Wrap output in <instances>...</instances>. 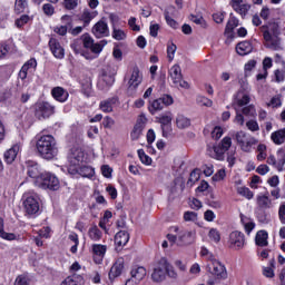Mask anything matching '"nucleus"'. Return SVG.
Here are the masks:
<instances>
[{
    "instance_id": "nucleus-35",
    "label": "nucleus",
    "mask_w": 285,
    "mask_h": 285,
    "mask_svg": "<svg viewBox=\"0 0 285 285\" xmlns=\"http://www.w3.org/2000/svg\"><path fill=\"white\" fill-rule=\"evenodd\" d=\"M255 243L257 246H268V233H266V230L257 232Z\"/></svg>"
},
{
    "instance_id": "nucleus-4",
    "label": "nucleus",
    "mask_w": 285,
    "mask_h": 285,
    "mask_svg": "<svg viewBox=\"0 0 285 285\" xmlns=\"http://www.w3.org/2000/svg\"><path fill=\"white\" fill-rule=\"evenodd\" d=\"M85 154L80 148H72L68 155V173L69 175H77L79 166L83 164Z\"/></svg>"
},
{
    "instance_id": "nucleus-5",
    "label": "nucleus",
    "mask_w": 285,
    "mask_h": 285,
    "mask_svg": "<svg viewBox=\"0 0 285 285\" xmlns=\"http://www.w3.org/2000/svg\"><path fill=\"white\" fill-rule=\"evenodd\" d=\"M168 271V261L166 258H160L159 262H157L154 265L153 272H151V281L155 284H161L166 279V272Z\"/></svg>"
},
{
    "instance_id": "nucleus-11",
    "label": "nucleus",
    "mask_w": 285,
    "mask_h": 285,
    "mask_svg": "<svg viewBox=\"0 0 285 285\" xmlns=\"http://www.w3.org/2000/svg\"><path fill=\"white\" fill-rule=\"evenodd\" d=\"M130 275L131 277L126 281L125 285H139L146 278L147 271L144 266L134 267Z\"/></svg>"
},
{
    "instance_id": "nucleus-12",
    "label": "nucleus",
    "mask_w": 285,
    "mask_h": 285,
    "mask_svg": "<svg viewBox=\"0 0 285 285\" xmlns=\"http://www.w3.org/2000/svg\"><path fill=\"white\" fill-rule=\"evenodd\" d=\"M229 246L234 250H242L244 246H246V237L244 236V233L242 232H232L229 234Z\"/></svg>"
},
{
    "instance_id": "nucleus-30",
    "label": "nucleus",
    "mask_w": 285,
    "mask_h": 285,
    "mask_svg": "<svg viewBox=\"0 0 285 285\" xmlns=\"http://www.w3.org/2000/svg\"><path fill=\"white\" fill-rule=\"evenodd\" d=\"M271 139L275 146H282V144H285V127L272 132Z\"/></svg>"
},
{
    "instance_id": "nucleus-50",
    "label": "nucleus",
    "mask_w": 285,
    "mask_h": 285,
    "mask_svg": "<svg viewBox=\"0 0 285 285\" xmlns=\"http://www.w3.org/2000/svg\"><path fill=\"white\" fill-rule=\"evenodd\" d=\"M200 177L202 171L199 169H194L189 175L188 184H190V186H195V184H197V180L200 179Z\"/></svg>"
},
{
    "instance_id": "nucleus-21",
    "label": "nucleus",
    "mask_w": 285,
    "mask_h": 285,
    "mask_svg": "<svg viewBox=\"0 0 285 285\" xmlns=\"http://www.w3.org/2000/svg\"><path fill=\"white\" fill-rule=\"evenodd\" d=\"M247 104H250V97L244 92H238L234 97V100L232 102V106L234 110H239V108H244V106H247Z\"/></svg>"
},
{
    "instance_id": "nucleus-14",
    "label": "nucleus",
    "mask_w": 285,
    "mask_h": 285,
    "mask_svg": "<svg viewBox=\"0 0 285 285\" xmlns=\"http://www.w3.org/2000/svg\"><path fill=\"white\" fill-rule=\"evenodd\" d=\"M91 32L96 39H104L110 35V29L108 28V22L105 20L98 21L91 29Z\"/></svg>"
},
{
    "instance_id": "nucleus-3",
    "label": "nucleus",
    "mask_w": 285,
    "mask_h": 285,
    "mask_svg": "<svg viewBox=\"0 0 285 285\" xmlns=\"http://www.w3.org/2000/svg\"><path fill=\"white\" fill-rule=\"evenodd\" d=\"M35 186L42 188V190H59V178L50 173H42L41 176L35 180Z\"/></svg>"
},
{
    "instance_id": "nucleus-56",
    "label": "nucleus",
    "mask_w": 285,
    "mask_h": 285,
    "mask_svg": "<svg viewBox=\"0 0 285 285\" xmlns=\"http://www.w3.org/2000/svg\"><path fill=\"white\" fill-rule=\"evenodd\" d=\"M208 237H209V239H212V242H215L216 244H218V242H220V239H222V235L219 234V230H217L215 228L209 230Z\"/></svg>"
},
{
    "instance_id": "nucleus-51",
    "label": "nucleus",
    "mask_w": 285,
    "mask_h": 285,
    "mask_svg": "<svg viewBox=\"0 0 285 285\" xmlns=\"http://www.w3.org/2000/svg\"><path fill=\"white\" fill-rule=\"evenodd\" d=\"M138 157L141 164H145L146 166H150L153 164V158L146 155V151H144V149L138 150Z\"/></svg>"
},
{
    "instance_id": "nucleus-49",
    "label": "nucleus",
    "mask_w": 285,
    "mask_h": 285,
    "mask_svg": "<svg viewBox=\"0 0 285 285\" xmlns=\"http://www.w3.org/2000/svg\"><path fill=\"white\" fill-rule=\"evenodd\" d=\"M27 8H28V0H16L14 11L18 14H21V12H26Z\"/></svg>"
},
{
    "instance_id": "nucleus-9",
    "label": "nucleus",
    "mask_w": 285,
    "mask_h": 285,
    "mask_svg": "<svg viewBox=\"0 0 285 285\" xmlns=\"http://www.w3.org/2000/svg\"><path fill=\"white\" fill-rule=\"evenodd\" d=\"M171 230L178 235L177 246H188L195 243V230H179V227H171Z\"/></svg>"
},
{
    "instance_id": "nucleus-19",
    "label": "nucleus",
    "mask_w": 285,
    "mask_h": 285,
    "mask_svg": "<svg viewBox=\"0 0 285 285\" xmlns=\"http://www.w3.org/2000/svg\"><path fill=\"white\" fill-rule=\"evenodd\" d=\"M106 250H108L106 245L94 244L91 246L95 264H101L104 262V257H106Z\"/></svg>"
},
{
    "instance_id": "nucleus-18",
    "label": "nucleus",
    "mask_w": 285,
    "mask_h": 285,
    "mask_svg": "<svg viewBox=\"0 0 285 285\" xmlns=\"http://www.w3.org/2000/svg\"><path fill=\"white\" fill-rule=\"evenodd\" d=\"M141 81H144V73L139 70V67H134L130 78L128 80V86L132 90H137L139 86H141Z\"/></svg>"
},
{
    "instance_id": "nucleus-46",
    "label": "nucleus",
    "mask_w": 285,
    "mask_h": 285,
    "mask_svg": "<svg viewBox=\"0 0 285 285\" xmlns=\"http://www.w3.org/2000/svg\"><path fill=\"white\" fill-rule=\"evenodd\" d=\"M237 26H239V20L235 17H230L225 28V35H230Z\"/></svg>"
},
{
    "instance_id": "nucleus-26",
    "label": "nucleus",
    "mask_w": 285,
    "mask_h": 285,
    "mask_svg": "<svg viewBox=\"0 0 285 285\" xmlns=\"http://www.w3.org/2000/svg\"><path fill=\"white\" fill-rule=\"evenodd\" d=\"M124 273V258H119L116 261V263L112 265L109 272V279H115L119 277Z\"/></svg>"
},
{
    "instance_id": "nucleus-52",
    "label": "nucleus",
    "mask_w": 285,
    "mask_h": 285,
    "mask_svg": "<svg viewBox=\"0 0 285 285\" xmlns=\"http://www.w3.org/2000/svg\"><path fill=\"white\" fill-rule=\"evenodd\" d=\"M242 112L245 115V117H255V115H257V110L255 109L254 105L244 107Z\"/></svg>"
},
{
    "instance_id": "nucleus-36",
    "label": "nucleus",
    "mask_w": 285,
    "mask_h": 285,
    "mask_svg": "<svg viewBox=\"0 0 285 285\" xmlns=\"http://www.w3.org/2000/svg\"><path fill=\"white\" fill-rule=\"evenodd\" d=\"M0 237L1 239H6V242H14L17 239V235L14 233H7L3 227V218H0Z\"/></svg>"
},
{
    "instance_id": "nucleus-25",
    "label": "nucleus",
    "mask_w": 285,
    "mask_h": 285,
    "mask_svg": "<svg viewBox=\"0 0 285 285\" xmlns=\"http://www.w3.org/2000/svg\"><path fill=\"white\" fill-rule=\"evenodd\" d=\"M20 150H21V144H14L11 148L4 151V161H7V164H13Z\"/></svg>"
},
{
    "instance_id": "nucleus-55",
    "label": "nucleus",
    "mask_w": 285,
    "mask_h": 285,
    "mask_svg": "<svg viewBox=\"0 0 285 285\" xmlns=\"http://www.w3.org/2000/svg\"><path fill=\"white\" fill-rule=\"evenodd\" d=\"M177 52V46L175 43H170L167 46V59L173 61L175 59V53Z\"/></svg>"
},
{
    "instance_id": "nucleus-40",
    "label": "nucleus",
    "mask_w": 285,
    "mask_h": 285,
    "mask_svg": "<svg viewBox=\"0 0 285 285\" xmlns=\"http://www.w3.org/2000/svg\"><path fill=\"white\" fill-rule=\"evenodd\" d=\"M148 110H149L150 115H155L156 112H159V110H164V105H163L161 100L158 98V99L150 101Z\"/></svg>"
},
{
    "instance_id": "nucleus-37",
    "label": "nucleus",
    "mask_w": 285,
    "mask_h": 285,
    "mask_svg": "<svg viewBox=\"0 0 285 285\" xmlns=\"http://www.w3.org/2000/svg\"><path fill=\"white\" fill-rule=\"evenodd\" d=\"M111 83H115V78L110 75H102L98 81V86L106 90V88H109Z\"/></svg>"
},
{
    "instance_id": "nucleus-58",
    "label": "nucleus",
    "mask_w": 285,
    "mask_h": 285,
    "mask_svg": "<svg viewBox=\"0 0 285 285\" xmlns=\"http://www.w3.org/2000/svg\"><path fill=\"white\" fill-rule=\"evenodd\" d=\"M66 10H75L79 6V0H63Z\"/></svg>"
},
{
    "instance_id": "nucleus-15",
    "label": "nucleus",
    "mask_w": 285,
    "mask_h": 285,
    "mask_svg": "<svg viewBox=\"0 0 285 285\" xmlns=\"http://www.w3.org/2000/svg\"><path fill=\"white\" fill-rule=\"evenodd\" d=\"M109 19L111 21V27H112V33H111L112 39H116V41H124V39H126L127 35H126V31H124L117 27V23H119V17L111 13L109 16Z\"/></svg>"
},
{
    "instance_id": "nucleus-54",
    "label": "nucleus",
    "mask_w": 285,
    "mask_h": 285,
    "mask_svg": "<svg viewBox=\"0 0 285 285\" xmlns=\"http://www.w3.org/2000/svg\"><path fill=\"white\" fill-rule=\"evenodd\" d=\"M199 273H202V266L197 263L193 264L189 268V275L191 278L199 277Z\"/></svg>"
},
{
    "instance_id": "nucleus-13",
    "label": "nucleus",
    "mask_w": 285,
    "mask_h": 285,
    "mask_svg": "<svg viewBox=\"0 0 285 285\" xmlns=\"http://www.w3.org/2000/svg\"><path fill=\"white\" fill-rule=\"evenodd\" d=\"M36 115L39 119H48L55 115V107L50 102L36 104Z\"/></svg>"
},
{
    "instance_id": "nucleus-44",
    "label": "nucleus",
    "mask_w": 285,
    "mask_h": 285,
    "mask_svg": "<svg viewBox=\"0 0 285 285\" xmlns=\"http://www.w3.org/2000/svg\"><path fill=\"white\" fill-rule=\"evenodd\" d=\"M236 191L238 193V195H240V197H245V199H253V197H255V194L250 190V188L243 186V187H237Z\"/></svg>"
},
{
    "instance_id": "nucleus-10",
    "label": "nucleus",
    "mask_w": 285,
    "mask_h": 285,
    "mask_svg": "<svg viewBox=\"0 0 285 285\" xmlns=\"http://www.w3.org/2000/svg\"><path fill=\"white\" fill-rule=\"evenodd\" d=\"M146 124H148V118H146V115L144 114L139 115L130 132V137L132 141H137V139L141 137L144 132V128H146Z\"/></svg>"
},
{
    "instance_id": "nucleus-16",
    "label": "nucleus",
    "mask_w": 285,
    "mask_h": 285,
    "mask_svg": "<svg viewBox=\"0 0 285 285\" xmlns=\"http://www.w3.org/2000/svg\"><path fill=\"white\" fill-rule=\"evenodd\" d=\"M23 208L27 215H37L39 213V199L35 196H27Z\"/></svg>"
},
{
    "instance_id": "nucleus-63",
    "label": "nucleus",
    "mask_w": 285,
    "mask_h": 285,
    "mask_svg": "<svg viewBox=\"0 0 285 285\" xmlns=\"http://www.w3.org/2000/svg\"><path fill=\"white\" fill-rule=\"evenodd\" d=\"M224 135V128L220 126H216L212 131L213 139H222V136Z\"/></svg>"
},
{
    "instance_id": "nucleus-22",
    "label": "nucleus",
    "mask_w": 285,
    "mask_h": 285,
    "mask_svg": "<svg viewBox=\"0 0 285 285\" xmlns=\"http://www.w3.org/2000/svg\"><path fill=\"white\" fill-rule=\"evenodd\" d=\"M49 48L56 59H63V57H66V50L63 47H61V43H59L57 39L51 38L49 40Z\"/></svg>"
},
{
    "instance_id": "nucleus-8",
    "label": "nucleus",
    "mask_w": 285,
    "mask_h": 285,
    "mask_svg": "<svg viewBox=\"0 0 285 285\" xmlns=\"http://www.w3.org/2000/svg\"><path fill=\"white\" fill-rule=\"evenodd\" d=\"M158 124H160V128L163 130V137H170L173 132V112L166 111L157 117Z\"/></svg>"
},
{
    "instance_id": "nucleus-34",
    "label": "nucleus",
    "mask_w": 285,
    "mask_h": 285,
    "mask_svg": "<svg viewBox=\"0 0 285 285\" xmlns=\"http://www.w3.org/2000/svg\"><path fill=\"white\" fill-rule=\"evenodd\" d=\"M115 104H117V98H109L100 101L99 108L102 112H112Z\"/></svg>"
},
{
    "instance_id": "nucleus-32",
    "label": "nucleus",
    "mask_w": 285,
    "mask_h": 285,
    "mask_svg": "<svg viewBox=\"0 0 285 285\" xmlns=\"http://www.w3.org/2000/svg\"><path fill=\"white\" fill-rule=\"evenodd\" d=\"M266 48L271 50H279L282 48V39L279 38V27L276 24V37L272 38L268 43H265Z\"/></svg>"
},
{
    "instance_id": "nucleus-23",
    "label": "nucleus",
    "mask_w": 285,
    "mask_h": 285,
    "mask_svg": "<svg viewBox=\"0 0 285 285\" xmlns=\"http://www.w3.org/2000/svg\"><path fill=\"white\" fill-rule=\"evenodd\" d=\"M256 204L262 210H268L269 208H273V200L268 196V193L257 195Z\"/></svg>"
},
{
    "instance_id": "nucleus-2",
    "label": "nucleus",
    "mask_w": 285,
    "mask_h": 285,
    "mask_svg": "<svg viewBox=\"0 0 285 285\" xmlns=\"http://www.w3.org/2000/svg\"><path fill=\"white\" fill-rule=\"evenodd\" d=\"M234 139L243 153H253V147L259 144L257 138L248 135L244 130L236 131Z\"/></svg>"
},
{
    "instance_id": "nucleus-41",
    "label": "nucleus",
    "mask_w": 285,
    "mask_h": 285,
    "mask_svg": "<svg viewBox=\"0 0 285 285\" xmlns=\"http://www.w3.org/2000/svg\"><path fill=\"white\" fill-rule=\"evenodd\" d=\"M95 17H97V12L85 10L82 12V14L80 16L81 21H83V23H85L83 28H86V26H89L90 21H92L95 19Z\"/></svg>"
},
{
    "instance_id": "nucleus-31",
    "label": "nucleus",
    "mask_w": 285,
    "mask_h": 285,
    "mask_svg": "<svg viewBox=\"0 0 285 285\" xmlns=\"http://www.w3.org/2000/svg\"><path fill=\"white\" fill-rule=\"evenodd\" d=\"M236 52L238 55H240V57H244L246 55H250V52H253V45H250L249 41L239 42L236 46Z\"/></svg>"
},
{
    "instance_id": "nucleus-62",
    "label": "nucleus",
    "mask_w": 285,
    "mask_h": 285,
    "mask_svg": "<svg viewBox=\"0 0 285 285\" xmlns=\"http://www.w3.org/2000/svg\"><path fill=\"white\" fill-rule=\"evenodd\" d=\"M197 102L202 106H206V108H213V100L208 99L207 97L200 96L197 98Z\"/></svg>"
},
{
    "instance_id": "nucleus-28",
    "label": "nucleus",
    "mask_w": 285,
    "mask_h": 285,
    "mask_svg": "<svg viewBox=\"0 0 285 285\" xmlns=\"http://www.w3.org/2000/svg\"><path fill=\"white\" fill-rule=\"evenodd\" d=\"M37 68V60L35 58L29 59L21 68L19 77L23 80L28 78V70H35Z\"/></svg>"
},
{
    "instance_id": "nucleus-27",
    "label": "nucleus",
    "mask_w": 285,
    "mask_h": 285,
    "mask_svg": "<svg viewBox=\"0 0 285 285\" xmlns=\"http://www.w3.org/2000/svg\"><path fill=\"white\" fill-rule=\"evenodd\" d=\"M77 175H80V177H85L87 179H92V177H95V168H92V166L87 165V164H81L78 167V173Z\"/></svg>"
},
{
    "instance_id": "nucleus-17",
    "label": "nucleus",
    "mask_w": 285,
    "mask_h": 285,
    "mask_svg": "<svg viewBox=\"0 0 285 285\" xmlns=\"http://www.w3.org/2000/svg\"><path fill=\"white\" fill-rule=\"evenodd\" d=\"M210 274L215 279H226L228 273L226 272V266L219 263V261H214L212 267H209Z\"/></svg>"
},
{
    "instance_id": "nucleus-33",
    "label": "nucleus",
    "mask_w": 285,
    "mask_h": 285,
    "mask_svg": "<svg viewBox=\"0 0 285 285\" xmlns=\"http://www.w3.org/2000/svg\"><path fill=\"white\" fill-rule=\"evenodd\" d=\"M176 126L179 130H186V128H190V120L188 117L178 114L176 117Z\"/></svg>"
},
{
    "instance_id": "nucleus-24",
    "label": "nucleus",
    "mask_w": 285,
    "mask_h": 285,
    "mask_svg": "<svg viewBox=\"0 0 285 285\" xmlns=\"http://www.w3.org/2000/svg\"><path fill=\"white\" fill-rule=\"evenodd\" d=\"M51 96L53 99H56V101L66 104V101H68V97H70V94H68V90L63 89V87H55L51 90Z\"/></svg>"
},
{
    "instance_id": "nucleus-6",
    "label": "nucleus",
    "mask_w": 285,
    "mask_h": 285,
    "mask_svg": "<svg viewBox=\"0 0 285 285\" xmlns=\"http://www.w3.org/2000/svg\"><path fill=\"white\" fill-rule=\"evenodd\" d=\"M83 48L94 52V55H99L104 47L108 43L106 40H101L100 42L95 43V39L90 37L89 33H85L80 38Z\"/></svg>"
},
{
    "instance_id": "nucleus-20",
    "label": "nucleus",
    "mask_w": 285,
    "mask_h": 285,
    "mask_svg": "<svg viewBox=\"0 0 285 285\" xmlns=\"http://www.w3.org/2000/svg\"><path fill=\"white\" fill-rule=\"evenodd\" d=\"M230 6L240 17H246L250 10V4L244 3V0H230Z\"/></svg>"
},
{
    "instance_id": "nucleus-7",
    "label": "nucleus",
    "mask_w": 285,
    "mask_h": 285,
    "mask_svg": "<svg viewBox=\"0 0 285 285\" xmlns=\"http://www.w3.org/2000/svg\"><path fill=\"white\" fill-rule=\"evenodd\" d=\"M169 77L174 86H176V88H185V89L190 88L188 82L184 80V76H181V67H179V65H174L169 69Z\"/></svg>"
},
{
    "instance_id": "nucleus-64",
    "label": "nucleus",
    "mask_w": 285,
    "mask_h": 285,
    "mask_svg": "<svg viewBox=\"0 0 285 285\" xmlns=\"http://www.w3.org/2000/svg\"><path fill=\"white\" fill-rule=\"evenodd\" d=\"M278 219L283 226H285V203L281 204L278 207Z\"/></svg>"
},
{
    "instance_id": "nucleus-57",
    "label": "nucleus",
    "mask_w": 285,
    "mask_h": 285,
    "mask_svg": "<svg viewBox=\"0 0 285 285\" xmlns=\"http://www.w3.org/2000/svg\"><path fill=\"white\" fill-rule=\"evenodd\" d=\"M246 128L250 131V132H258L259 130V124L257 122V120H248L246 122Z\"/></svg>"
},
{
    "instance_id": "nucleus-43",
    "label": "nucleus",
    "mask_w": 285,
    "mask_h": 285,
    "mask_svg": "<svg viewBox=\"0 0 285 285\" xmlns=\"http://www.w3.org/2000/svg\"><path fill=\"white\" fill-rule=\"evenodd\" d=\"M110 219H112V212L106 210L104 217L99 222L100 228L106 233H108V227H106V225L109 224Z\"/></svg>"
},
{
    "instance_id": "nucleus-47",
    "label": "nucleus",
    "mask_w": 285,
    "mask_h": 285,
    "mask_svg": "<svg viewBox=\"0 0 285 285\" xmlns=\"http://www.w3.org/2000/svg\"><path fill=\"white\" fill-rule=\"evenodd\" d=\"M267 147L265 144H259L257 146L256 151L258 153L256 156L257 161H264L268 155L266 154Z\"/></svg>"
},
{
    "instance_id": "nucleus-53",
    "label": "nucleus",
    "mask_w": 285,
    "mask_h": 285,
    "mask_svg": "<svg viewBox=\"0 0 285 285\" xmlns=\"http://www.w3.org/2000/svg\"><path fill=\"white\" fill-rule=\"evenodd\" d=\"M42 12L46 17H52V14H55V6H52V2L45 3L42 6Z\"/></svg>"
},
{
    "instance_id": "nucleus-59",
    "label": "nucleus",
    "mask_w": 285,
    "mask_h": 285,
    "mask_svg": "<svg viewBox=\"0 0 285 285\" xmlns=\"http://www.w3.org/2000/svg\"><path fill=\"white\" fill-rule=\"evenodd\" d=\"M16 285H29L30 278L26 274L19 275L14 282Z\"/></svg>"
},
{
    "instance_id": "nucleus-38",
    "label": "nucleus",
    "mask_w": 285,
    "mask_h": 285,
    "mask_svg": "<svg viewBox=\"0 0 285 285\" xmlns=\"http://www.w3.org/2000/svg\"><path fill=\"white\" fill-rule=\"evenodd\" d=\"M276 169L282 173L285 166V151L284 149H278L276 153Z\"/></svg>"
},
{
    "instance_id": "nucleus-60",
    "label": "nucleus",
    "mask_w": 285,
    "mask_h": 285,
    "mask_svg": "<svg viewBox=\"0 0 285 285\" xmlns=\"http://www.w3.org/2000/svg\"><path fill=\"white\" fill-rule=\"evenodd\" d=\"M28 21H30V16L23 14L16 20V26L17 28H23V26L28 23Z\"/></svg>"
},
{
    "instance_id": "nucleus-42",
    "label": "nucleus",
    "mask_w": 285,
    "mask_h": 285,
    "mask_svg": "<svg viewBox=\"0 0 285 285\" xmlns=\"http://www.w3.org/2000/svg\"><path fill=\"white\" fill-rule=\"evenodd\" d=\"M83 282V277L80 275L73 274L71 276H68L60 285H78Z\"/></svg>"
},
{
    "instance_id": "nucleus-1",
    "label": "nucleus",
    "mask_w": 285,
    "mask_h": 285,
    "mask_svg": "<svg viewBox=\"0 0 285 285\" xmlns=\"http://www.w3.org/2000/svg\"><path fill=\"white\" fill-rule=\"evenodd\" d=\"M36 150L42 159H55L59 155L57 139L52 135H42L36 142Z\"/></svg>"
},
{
    "instance_id": "nucleus-39",
    "label": "nucleus",
    "mask_w": 285,
    "mask_h": 285,
    "mask_svg": "<svg viewBox=\"0 0 285 285\" xmlns=\"http://www.w3.org/2000/svg\"><path fill=\"white\" fill-rule=\"evenodd\" d=\"M28 175H29V177L35 179V181H37L39 179V177H41V175H42L39 169V165L38 164L29 165L28 166Z\"/></svg>"
},
{
    "instance_id": "nucleus-61",
    "label": "nucleus",
    "mask_w": 285,
    "mask_h": 285,
    "mask_svg": "<svg viewBox=\"0 0 285 285\" xmlns=\"http://www.w3.org/2000/svg\"><path fill=\"white\" fill-rule=\"evenodd\" d=\"M268 106H272V108H282V96H274Z\"/></svg>"
},
{
    "instance_id": "nucleus-29",
    "label": "nucleus",
    "mask_w": 285,
    "mask_h": 285,
    "mask_svg": "<svg viewBox=\"0 0 285 285\" xmlns=\"http://www.w3.org/2000/svg\"><path fill=\"white\" fill-rule=\"evenodd\" d=\"M129 240H130V234H128V232L126 230H120L115 235V244L119 248H121L122 246H126V244H128Z\"/></svg>"
},
{
    "instance_id": "nucleus-48",
    "label": "nucleus",
    "mask_w": 285,
    "mask_h": 285,
    "mask_svg": "<svg viewBox=\"0 0 285 285\" xmlns=\"http://www.w3.org/2000/svg\"><path fill=\"white\" fill-rule=\"evenodd\" d=\"M70 242H73V246H71L70 248V253H72L73 255L77 253V248L79 246V235H77V233L72 232L69 234Z\"/></svg>"
},
{
    "instance_id": "nucleus-45",
    "label": "nucleus",
    "mask_w": 285,
    "mask_h": 285,
    "mask_svg": "<svg viewBox=\"0 0 285 285\" xmlns=\"http://www.w3.org/2000/svg\"><path fill=\"white\" fill-rule=\"evenodd\" d=\"M88 236H89V239H91L92 242H99L102 237V234L99 227L94 226L89 229Z\"/></svg>"
}]
</instances>
